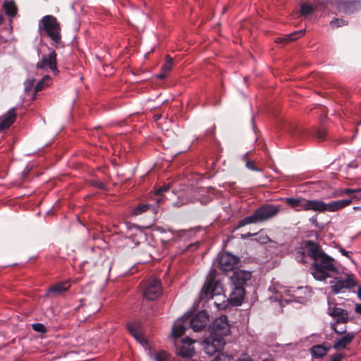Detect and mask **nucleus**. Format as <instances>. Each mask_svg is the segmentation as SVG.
Segmentation results:
<instances>
[{
  "label": "nucleus",
  "instance_id": "dca6fc26",
  "mask_svg": "<svg viewBox=\"0 0 361 361\" xmlns=\"http://www.w3.org/2000/svg\"><path fill=\"white\" fill-rule=\"evenodd\" d=\"M130 334L140 343H145L142 326L139 322H133L128 324Z\"/></svg>",
  "mask_w": 361,
  "mask_h": 361
},
{
  "label": "nucleus",
  "instance_id": "ea45409f",
  "mask_svg": "<svg viewBox=\"0 0 361 361\" xmlns=\"http://www.w3.org/2000/svg\"><path fill=\"white\" fill-rule=\"evenodd\" d=\"M341 252L342 253L343 255L346 256V257H349V254H350L349 252H348V251H346V250H345L343 249H341Z\"/></svg>",
  "mask_w": 361,
  "mask_h": 361
},
{
  "label": "nucleus",
  "instance_id": "c03bdc74",
  "mask_svg": "<svg viewBox=\"0 0 361 361\" xmlns=\"http://www.w3.org/2000/svg\"><path fill=\"white\" fill-rule=\"evenodd\" d=\"M353 195H360V193H353Z\"/></svg>",
  "mask_w": 361,
  "mask_h": 361
},
{
  "label": "nucleus",
  "instance_id": "6e6552de",
  "mask_svg": "<svg viewBox=\"0 0 361 361\" xmlns=\"http://www.w3.org/2000/svg\"><path fill=\"white\" fill-rule=\"evenodd\" d=\"M143 295L147 300H154L161 294V282L156 278H150L143 283Z\"/></svg>",
  "mask_w": 361,
  "mask_h": 361
},
{
  "label": "nucleus",
  "instance_id": "7c9ffc66",
  "mask_svg": "<svg viewBox=\"0 0 361 361\" xmlns=\"http://www.w3.org/2000/svg\"><path fill=\"white\" fill-rule=\"evenodd\" d=\"M169 354L166 351L158 352L155 355L156 361H166Z\"/></svg>",
  "mask_w": 361,
  "mask_h": 361
},
{
  "label": "nucleus",
  "instance_id": "a211bd4d",
  "mask_svg": "<svg viewBox=\"0 0 361 361\" xmlns=\"http://www.w3.org/2000/svg\"><path fill=\"white\" fill-rule=\"evenodd\" d=\"M16 113L15 109H10L6 114L0 117V131L9 128L15 121Z\"/></svg>",
  "mask_w": 361,
  "mask_h": 361
},
{
  "label": "nucleus",
  "instance_id": "412c9836",
  "mask_svg": "<svg viewBox=\"0 0 361 361\" xmlns=\"http://www.w3.org/2000/svg\"><path fill=\"white\" fill-rule=\"evenodd\" d=\"M331 349V345L329 343H324L321 345H313L310 350L312 356L315 358H321L324 357L327 352Z\"/></svg>",
  "mask_w": 361,
  "mask_h": 361
},
{
  "label": "nucleus",
  "instance_id": "a19ab883",
  "mask_svg": "<svg viewBox=\"0 0 361 361\" xmlns=\"http://www.w3.org/2000/svg\"><path fill=\"white\" fill-rule=\"evenodd\" d=\"M355 311L356 312L359 313L361 314V304L360 305H357L355 307Z\"/></svg>",
  "mask_w": 361,
  "mask_h": 361
},
{
  "label": "nucleus",
  "instance_id": "20e7f679",
  "mask_svg": "<svg viewBox=\"0 0 361 361\" xmlns=\"http://www.w3.org/2000/svg\"><path fill=\"white\" fill-rule=\"evenodd\" d=\"M281 210L279 205L267 204L257 209L252 215L245 217L238 223L240 228L251 224L263 222L276 216Z\"/></svg>",
  "mask_w": 361,
  "mask_h": 361
},
{
  "label": "nucleus",
  "instance_id": "f257e3e1",
  "mask_svg": "<svg viewBox=\"0 0 361 361\" xmlns=\"http://www.w3.org/2000/svg\"><path fill=\"white\" fill-rule=\"evenodd\" d=\"M305 246L308 255L313 260L310 269L316 280L324 281L338 272L336 261L326 254L318 244L309 240Z\"/></svg>",
  "mask_w": 361,
  "mask_h": 361
},
{
  "label": "nucleus",
  "instance_id": "72a5a7b5",
  "mask_svg": "<svg viewBox=\"0 0 361 361\" xmlns=\"http://www.w3.org/2000/svg\"><path fill=\"white\" fill-rule=\"evenodd\" d=\"M35 80L32 79H28L27 80L24 85H25V91L26 92H29L32 90L33 86H34Z\"/></svg>",
  "mask_w": 361,
  "mask_h": 361
},
{
  "label": "nucleus",
  "instance_id": "a18cd8bd",
  "mask_svg": "<svg viewBox=\"0 0 361 361\" xmlns=\"http://www.w3.org/2000/svg\"><path fill=\"white\" fill-rule=\"evenodd\" d=\"M1 21H2V19H1V18H0V24L1 23Z\"/></svg>",
  "mask_w": 361,
  "mask_h": 361
},
{
  "label": "nucleus",
  "instance_id": "e433bc0d",
  "mask_svg": "<svg viewBox=\"0 0 361 361\" xmlns=\"http://www.w3.org/2000/svg\"><path fill=\"white\" fill-rule=\"evenodd\" d=\"M326 135L325 130H320L317 132V137L320 140H323Z\"/></svg>",
  "mask_w": 361,
  "mask_h": 361
},
{
  "label": "nucleus",
  "instance_id": "39448f33",
  "mask_svg": "<svg viewBox=\"0 0 361 361\" xmlns=\"http://www.w3.org/2000/svg\"><path fill=\"white\" fill-rule=\"evenodd\" d=\"M39 30L41 35H45L51 39L53 44L58 45L61 42V25L54 16H44L39 20Z\"/></svg>",
  "mask_w": 361,
  "mask_h": 361
},
{
  "label": "nucleus",
  "instance_id": "4c0bfd02",
  "mask_svg": "<svg viewBox=\"0 0 361 361\" xmlns=\"http://www.w3.org/2000/svg\"><path fill=\"white\" fill-rule=\"evenodd\" d=\"M169 186H163V187H161L160 188H159L157 192H156V195H162L164 192H165L166 191H167L169 190Z\"/></svg>",
  "mask_w": 361,
  "mask_h": 361
},
{
  "label": "nucleus",
  "instance_id": "5701e85b",
  "mask_svg": "<svg viewBox=\"0 0 361 361\" xmlns=\"http://www.w3.org/2000/svg\"><path fill=\"white\" fill-rule=\"evenodd\" d=\"M304 33H305L304 30L294 32L287 35L284 37L277 38L276 39V42L283 43V42H288L294 41V40H296L297 39L301 37L304 35Z\"/></svg>",
  "mask_w": 361,
  "mask_h": 361
},
{
  "label": "nucleus",
  "instance_id": "b1692460",
  "mask_svg": "<svg viewBox=\"0 0 361 361\" xmlns=\"http://www.w3.org/2000/svg\"><path fill=\"white\" fill-rule=\"evenodd\" d=\"M173 67V59L167 55L166 57V62L162 66L161 73L159 75L158 78L164 79L166 78L167 73L172 69Z\"/></svg>",
  "mask_w": 361,
  "mask_h": 361
},
{
  "label": "nucleus",
  "instance_id": "c756f323",
  "mask_svg": "<svg viewBox=\"0 0 361 361\" xmlns=\"http://www.w3.org/2000/svg\"><path fill=\"white\" fill-rule=\"evenodd\" d=\"M347 25V22L343 19L334 18L330 22L332 28H337Z\"/></svg>",
  "mask_w": 361,
  "mask_h": 361
},
{
  "label": "nucleus",
  "instance_id": "4be33fe9",
  "mask_svg": "<svg viewBox=\"0 0 361 361\" xmlns=\"http://www.w3.org/2000/svg\"><path fill=\"white\" fill-rule=\"evenodd\" d=\"M71 287L68 281L57 283L49 288V293L59 295L68 290Z\"/></svg>",
  "mask_w": 361,
  "mask_h": 361
},
{
  "label": "nucleus",
  "instance_id": "a878e982",
  "mask_svg": "<svg viewBox=\"0 0 361 361\" xmlns=\"http://www.w3.org/2000/svg\"><path fill=\"white\" fill-rule=\"evenodd\" d=\"M343 194L352 195L351 201L353 199H361V189H352V188H346L343 190Z\"/></svg>",
  "mask_w": 361,
  "mask_h": 361
},
{
  "label": "nucleus",
  "instance_id": "7ed1b4c3",
  "mask_svg": "<svg viewBox=\"0 0 361 361\" xmlns=\"http://www.w3.org/2000/svg\"><path fill=\"white\" fill-rule=\"evenodd\" d=\"M286 203L299 212L314 211L317 212H337L351 204L350 200H339L325 203L318 200H306L305 198H287Z\"/></svg>",
  "mask_w": 361,
  "mask_h": 361
},
{
  "label": "nucleus",
  "instance_id": "c85d7f7f",
  "mask_svg": "<svg viewBox=\"0 0 361 361\" xmlns=\"http://www.w3.org/2000/svg\"><path fill=\"white\" fill-rule=\"evenodd\" d=\"M314 10V8L310 4H303L301 5V15L307 16L312 13Z\"/></svg>",
  "mask_w": 361,
  "mask_h": 361
},
{
  "label": "nucleus",
  "instance_id": "bb28decb",
  "mask_svg": "<svg viewBox=\"0 0 361 361\" xmlns=\"http://www.w3.org/2000/svg\"><path fill=\"white\" fill-rule=\"evenodd\" d=\"M51 83V78L49 76H44L40 81L38 82L35 86V92H39L44 89V87L49 86Z\"/></svg>",
  "mask_w": 361,
  "mask_h": 361
},
{
  "label": "nucleus",
  "instance_id": "9d476101",
  "mask_svg": "<svg viewBox=\"0 0 361 361\" xmlns=\"http://www.w3.org/2000/svg\"><path fill=\"white\" fill-rule=\"evenodd\" d=\"M238 259L229 254L224 253L219 257L218 266L223 271L232 270L238 264Z\"/></svg>",
  "mask_w": 361,
  "mask_h": 361
},
{
  "label": "nucleus",
  "instance_id": "aec40b11",
  "mask_svg": "<svg viewBox=\"0 0 361 361\" xmlns=\"http://www.w3.org/2000/svg\"><path fill=\"white\" fill-rule=\"evenodd\" d=\"M355 336V334L353 332L345 334L335 342L334 344V348L336 350L345 348L353 341Z\"/></svg>",
  "mask_w": 361,
  "mask_h": 361
},
{
  "label": "nucleus",
  "instance_id": "f8f14e48",
  "mask_svg": "<svg viewBox=\"0 0 361 361\" xmlns=\"http://www.w3.org/2000/svg\"><path fill=\"white\" fill-rule=\"evenodd\" d=\"M49 67V69L56 73L58 69L56 67V53L54 51H51L48 55L44 56L42 60L37 63V68L39 69Z\"/></svg>",
  "mask_w": 361,
  "mask_h": 361
},
{
  "label": "nucleus",
  "instance_id": "f3484780",
  "mask_svg": "<svg viewBox=\"0 0 361 361\" xmlns=\"http://www.w3.org/2000/svg\"><path fill=\"white\" fill-rule=\"evenodd\" d=\"M361 6L360 1H343L338 4V9L341 12L346 14L352 13L358 10Z\"/></svg>",
  "mask_w": 361,
  "mask_h": 361
},
{
  "label": "nucleus",
  "instance_id": "cd10ccee",
  "mask_svg": "<svg viewBox=\"0 0 361 361\" xmlns=\"http://www.w3.org/2000/svg\"><path fill=\"white\" fill-rule=\"evenodd\" d=\"M151 207V205L147 204H140L137 206L133 211V215H140L147 211Z\"/></svg>",
  "mask_w": 361,
  "mask_h": 361
},
{
  "label": "nucleus",
  "instance_id": "79ce46f5",
  "mask_svg": "<svg viewBox=\"0 0 361 361\" xmlns=\"http://www.w3.org/2000/svg\"><path fill=\"white\" fill-rule=\"evenodd\" d=\"M238 361H252L250 357L239 358Z\"/></svg>",
  "mask_w": 361,
  "mask_h": 361
},
{
  "label": "nucleus",
  "instance_id": "f704fd0d",
  "mask_svg": "<svg viewBox=\"0 0 361 361\" xmlns=\"http://www.w3.org/2000/svg\"><path fill=\"white\" fill-rule=\"evenodd\" d=\"M345 356L343 353H337L331 356V361H341Z\"/></svg>",
  "mask_w": 361,
  "mask_h": 361
},
{
  "label": "nucleus",
  "instance_id": "58836bf2",
  "mask_svg": "<svg viewBox=\"0 0 361 361\" xmlns=\"http://www.w3.org/2000/svg\"><path fill=\"white\" fill-rule=\"evenodd\" d=\"M256 233H247L246 234H244L242 235V238H247L248 237H251V236H253L255 235Z\"/></svg>",
  "mask_w": 361,
  "mask_h": 361
},
{
  "label": "nucleus",
  "instance_id": "473e14b6",
  "mask_svg": "<svg viewBox=\"0 0 361 361\" xmlns=\"http://www.w3.org/2000/svg\"><path fill=\"white\" fill-rule=\"evenodd\" d=\"M338 324H337V323H332L331 324V328L332 329L338 334H344L345 333L346 331V328L345 327H343V328H338Z\"/></svg>",
  "mask_w": 361,
  "mask_h": 361
},
{
  "label": "nucleus",
  "instance_id": "4468645a",
  "mask_svg": "<svg viewBox=\"0 0 361 361\" xmlns=\"http://www.w3.org/2000/svg\"><path fill=\"white\" fill-rule=\"evenodd\" d=\"M328 314L336 319L335 323L337 324H346L349 320L348 312L339 307H329Z\"/></svg>",
  "mask_w": 361,
  "mask_h": 361
},
{
  "label": "nucleus",
  "instance_id": "423d86ee",
  "mask_svg": "<svg viewBox=\"0 0 361 361\" xmlns=\"http://www.w3.org/2000/svg\"><path fill=\"white\" fill-rule=\"evenodd\" d=\"M223 291L221 283L215 280V271L212 270L202 288L201 299L212 298L214 295H219Z\"/></svg>",
  "mask_w": 361,
  "mask_h": 361
},
{
  "label": "nucleus",
  "instance_id": "6ab92c4d",
  "mask_svg": "<svg viewBox=\"0 0 361 361\" xmlns=\"http://www.w3.org/2000/svg\"><path fill=\"white\" fill-rule=\"evenodd\" d=\"M244 296V287L234 286V289L230 295L229 300L233 305L238 306L242 304Z\"/></svg>",
  "mask_w": 361,
  "mask_h": 361
},
{
  "label": "nucleus",
  "instance_id": "f03ea898",
  "mask_svg": "<svg viewBox=\"0 0 361 361\" xmlns=\"http://www.w3.org/2000/svg\"><path fill=\"white\" fill-rule=\"evenodd\" d=\"M230 332V325L226 316L217 317L209 326V336L203 341V348L207 354L213 355L223 348L224 336Z\"/></svg>",
  "mask_w": 361,
  "mask_h": 361
},
{
  "label": "nucleus",
  "instance_id": "c9c22d12",
  "mask_svg": "<svg viewBox=\"0 0 361 361\" xmlns=\"http://www.w3.org/2000/svg\"><path fill=\"white\" fill-rule=\"evenodd\" d=\"M246 166L247 169L252 170V171H259L254 164V163L251 161H247L246 162Z\"/></svg>",
  "mask_w": 361,
  "mask_h": 361
},
{
  "label": "nucleus",
  "instance_id": "2eb2a0df",
  "mask_svg": "<svg viewBox=\"0 0 361 361\" xmlns=\"http://www.w3.org/2000/svg\"><path fill=\"white\" fill-rule=\"evenodd\" d=\"M187 317L184 315L183 317L177 319L172 328V335L175 338H179L185 334L186 329L189 327V324L186 323Z\"/></svg>",
  "mask_w": 361,
  "mask_h": 361
},
{
  "label": "nucleus",
  "instance_id": "9b49d317",
  "mask_svg": "<svg viewBox=\"0 0 361 361\" xmlns=\"http://www.w3.org/2000/svg\"><path fill=\"white\" fill-rule=\"evenodd\" d=\"M252 274L250 271L245 270H236L231 276V280L234 286L244 287L247 281L251 279Z\"/></svg>",
  "mask_w": 361,
  "mask_h": 361
},
{
  "label": "nucleus",
  "instance_id": "37998d69",
  "mask_svg": "<svg viewBox=\"0 0 361 361\" xmlns=\"http://www.w3.org/2000/svg\"><path fill=\"white\" fill-rule=\"evenodd\" d=\"M357 295H358L360 299L361 300V286H360L358 288Z\"/></svg>",
  "mask_w": 361,
  "mask_h": 361
},
{
  "label": "nucleus",
  "instance_id": "1a4fd4ad",
  "mask_svg": "<svg viewBox=\"0 0 361 361\" xmlns=\"http://www.w3.org/2000/svg\"><path fill=\"white\" fill-rule=\"evenodd\" d=\"M186 323L194 331H200L207 326L209 321L207 314L204 311L199 312L197 314L192 315V314H186Z\"/></svg>",
  "mask_w": 361,
  "mask_h": 361
},
{
  "label": "nucleus",
  "instance_id": "2f4dec72",
  "mask_svg": "<svg viewBox=\"0 0 361 361\" xmlns=\"http://www.w3.org/2000/svg\"><path fill=\"white\" fill-rule=\"evenodd\" d=\"M32 327L34 331L39 333H45L47 331L45 326L40 323L33 324Z\"/></svg>",
  "mask_w": 361,
  "mask_h": 361
},
{
  "label": "nucleus",
  "instance_id": "0eeeda50",
  "mask_svg": "<svg viewBox=\"0 0 361 361\" xmlns=\"http://www.w3.org/2000/svg\"><path fill=\"white\" fill-rule=\"evenodd\" d=\"M356 286L354 275L343 274L338 277H334L330 282V288L334 294L343 292L346 289H350Z\"/></svg>",
  "mask_w": 361,
  "mask_h": 361
},
{
  "label": "nucleus",
  "instance_id": "393cba45",
  "mask_svg": "<svg viewBox=\"0 0 361 361\" xmlns=\"http://www.w3.org/2000/svg\"><path fill=\"white\" fill-rule=\"evenodd\" d=\"M4 9L5 13L10 17H13L17 13V7L13 1L5 2L4 4Z\"/></svg>",
  "mask_w": 361,
  "mask_h": 361
},
{
  "label": "nucleus",
  "instance_id": "ddd939ff",
  "mask_svg": "<svg viewBox=\"0 0 361 361\" xmlns=\"http://www.w3.org/2000/svg\"><path fill=\"white\" fill-rule=\"evenodd\" d=\"M195 341L189 338L182 341L181 345L178 350V354L184 358H191L195 354V348L192 344Z\"/></svg>",
  "mask_w": 361,
  "mask_h": 361
}]
</instances>
